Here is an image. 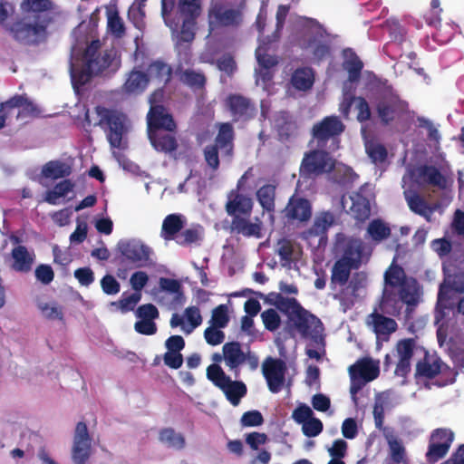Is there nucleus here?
Listing matches in <instances>:
<instances>
[{
    "label": "nucleus",
    "instance_id": "obj_1",
    "mask_svg": "<svg viewBox=\"0 0 464 464\" xmlns=\"http://www.w3.org/2000/svg\"><path fill=\"white\" fill-rule=\"evenodd\" d=\"M21 10L23 16L6 27L12 38L26 46L44 43L57 16L53 3L51 0H23Z\"/></svg>",
    "mask_w": 464,
    "mask_h": 464
},
{
    "label": "nucleus",
    "instance_id": "obj_2",
    "mask_svg": "<svg viewBox=\"0 0 464 464\" xmlns=\"http://www.w3.org/2000/svg\"><path fill=\"white\" fill-rule=\"evenodd\" d=\"M101 48L100 40H92L79 60L71 59L69 70L73 84L82 86L109 68L113 60L111 51H102Z\"/></svg>",
    "mask_w": 464,
    "mask_h": 464
},
{
    "label": "nucleus",
    "instance_id": "obj_3",
    "mask_svg": "<svg viewBox=\"0 0 464 464\" xmlns=\"http://www.w3.org/2000/svg\"><path fill=\"white\" fill-rule=\"evenodd\" d=\"M244 8L228 0L211 1L208 9L209 34L239 27L244 21Z\"/></svg>",
    "mask_w": 464,
    "mask_h": 464
},
{
    "label": "nucleus",
    "instance_id": "obj_4",
    "mask_svg": "<svg viewBox=\"0 0 464 464\" xmlns=\"http://www.w3.org/2000/svg\"><path fill=\"white\" fill-rule=\"evenodd\" d=\"M345 125L336 115L325 116L311 129L312 140L319 149L335 151L340 147V136Z\"/></svg>",
    "mask_w": 464,
    "mask_h": 464
},
{
    "label": "nucleus",
    "instance_id": "obj_5",
    "mask_svg": "<svg viewBox=\"0 0 464 464\" xmlns=\"http://www.w3.org/2000/svg\"><path fill=\"white\" fill-rule=\"evenodd\" d=\"M420 353H423V358L416 363L415 377L431 380L440 375L439 386L452 384L456 381L458 372L440 358L430 355L425 348H420Z\"/></svg>",
    "mask_w": 464,
    "mask_h": 464
},
{
    "label": "nucleus",
    "instance_id": "obj_6",
    "mask_svg": "<svg viewBox=\"0 0 464 464\" xmlns=\"http://www.w3.org/2000/svg\"><path fill=\"white\" fill-rule=\"evenodd\" d=\"M163 97V90L159 89L153 92L149 99L150 110L147 113L148 132L165 130L167 132H177L178 125L173 115L164 105L160 104Z\"/></svg>",
    "mask_w": 464,
    "mask_h": 464
},
{
    "label": "nucleus",
    "instance_id": "obj_7",
    "mask_svg": "<svg viewBox=\"0 0 464 464\" xmlns=\"http://www.w3.org/2000/svg\"><path fill=\"white\" fill-rule=\"evenodd\" d=\"M327 149L316 147L304 153L300 165V175L304 179H314L325 173H330L335 167V160Z\"/></svg>",
    "mask_w": 464,
    "mask_h": 464
},
{
    "label": "nucleus",
    "instance_id": "obj_8",
    "mask_svg": "<svg viewBox=\"0 0 464 464\" xmlns=\"http://www.w3.org/2000/svg\"><path fill=\"white\" fill-rule=\"evenodd\" d=\"M95 111L99 117L96 125L100 126L105 132L111 147L121 149L122 137L125 132L123 117L114 110L97 106Z\"/></svg>",
    "mask_w": 464,
    "mask_h": 464
},
{
    "label": "nucleus",
    "instance_id": "obj_9",
    "mask_svg": "<svg viewBox=\"0 0 464 464\" xmlns=\"http://www.w3.org/2000/svg\"><path fill=\"white\" fill-rule=\"evenodd\" d=\"M117 249L121 256V263L129 264L136 268H141L152 264L150 258L152 249L139 239H122L117 244Z\"/></svg>",
    "mask_w": 464,
    "mask_h": 464
},
{
    "label": "nucleus",
    "instance_id": "obj_10",
    "mask_svg": "<svg viewBox=\"0 0 464 464\" xmlns=\"http://www.w3.org/2000/svg\"><path fill=\"white\" fill-rule=\"evenodd\" d=\"M285 314L304 338L315 340L324 330L321 320L305 310L298 301Z\"/></svg>",
    "mask_w": 464,
    "mask_h": 464
},
{
    "label": "nucleus",
    "instance_id": "obj_11",
    "mask_svg": "<svg viewBox=\"0 0 464 464\" xmlns=\"http://www.w3.org/2000/svg\"><path fill=\"white\" fill-rule=\"evenodd\" d=\"M246 175H243L237 183L236 188L231 189L227 196L225 210L231 217L252 215L254 202L250 196L241 192Z\"/></svg>",
    "mask_w": 464,
    "mask_h": 464
},
{
    "label": "nucleus",
    "instance_id": "obj_12",
    "mask_svg": "<svg viewBox=\"0 0 464 464\" xmlns=\"http://www.w3.org/2000/svg\"><path fill=\"white\" fill-rule=\"evenodd\" d=\"M376 111L381 122L388 125L406 114L408 103L395 95L385 96L377 102Z\"/></svg>",
    "mask_w": 464,
    "mask_h": 464
},
{
    "label": "nucleus",
    "instance_id": "obj_13",
    "mask_svg": "<svg viewBox=\"0 0 464 464\" xmlns=\"http://www.w3.org/2000/svg\"><path fill=\"white\" fill-rule=\"evenodd\" d=\"M420 348L422 347L417 344L415 338H405L396 343L398 356V362L394 370L396 376L403 379L407 378L411 370V360L414 353L420 352Z\"/></svg>",
    "mask_w": 464,
    "mask_h": 464
},
{
    "label": "nucleus",
    "instance_id": "obj_14",
    "mask_svg": "<svg viewBox=\"0 0 464 464\" xmlns=\"http://www.w3.org/2000/svg\"><path fill=\"white\" fill-rule=\"evenodd\" d=\"M286 364L281 359L267 357L262 365V372L268 389L273 393L279 392L285 381Z\"/></svg>",
    "mask_w": 464,
    "mask_h": 464
},
{
    "label": "nucleus",
    "instance_id": "obj_15",
    "mask_svg": "<svg viewBox=\"0 0 464 464\" xmlns=\"http://www.w3.org/2000/svg\"><path fill=\"white\" fill-rule=\"evenodd\" d=\"M92 438L88 427L84 421L76 424L73 444L72 449V459L75 464H85L91 456Z\"/></svg>",
    "mask_w": 464,
    "mask_h": 464
},
{
    "label": "nucleus",
    "instance_id": "obj_16",
    "mask_svg": "<svg viewBox=\"0 0 464 464\" xmlns=\"http://www.w3.org/2000/svg\"><path fill=\"white\" fill-rule=\"evenodd\" d=\"M444 281L438 292V304L449 299L450 290L464 294V270H456L451 265L443 264Z\"/></svg>",
    "mask_w": 464,
    "mask_h": 464
},
{
    "label": "nucleus",
    "instance_id": "obj_17",
    "mask_svg": "<svg viewBox=\"0 0 464 464\" xmlns=\"http://www.w3.org/2000/svg\"><path fill=\"white\" fill-rule=\"evenodd\" d=\"M349 373L352 381L350 392L352 394H355L361 389L360 384L356 385V380L373 381L379 375V368L371 359L363 358L349 367Z\"/></svg>",
    "mask_w": 464,
    "mask_h": 464
},
{
    "label": "nucleus",
    "instance_id": "obj_18",
    "mask_svg": "<svg viewBox=\"0 0 464 464\" xmlns=\"http://www.w3.org/2000/svg\"><path fill=\"white\" fill-rule=\"evenodd\" d=\"M283 214L288 221L307 222L312 217V204L308 199L295 194L290 197Z\"/></svg>",
    "mask_w": 464,
    "mask_h": 464
},
{
    "label": "nucleus",
    "instance_id": "obj_19",
    "mask_svg": "<svg viewBox=\"0 0 464 464\" xmlns=\"http://www.w3.org/2000/svg\"><path fill=\"white\" fill-rule=\"evenodd\" d=\"M149 76L146 72L133 69L118 90L121 97L138 96L145 92L149 85Z\"/></svg>",
    "mask_w": 464,
    "mask_h": 464
},
{
    "label": "nucleus",
    "instance_id": "obj_20",
    "mask_svg": "<svg viewBox=\"0 0 464 464\" xmlns=\"http://www.w3.org/2000/svg\"><path fill=\"white\" fill-rule=\"evenodd\" d=\"M234 121H247L256 114L255 104L250 99L240 94H230L227 99Z\"/></svg>",
    "mask_w": 464,
    "mask_h": 464
},
{
    "label": "nucleus",
    "instance_id": "obj_21",
    "mask_svg": "<svg viewBox=\"0 0 464 464\" xmlns=\"http://www.w3.org/2000/svg\"><path fill=\"white\" fill-rule=\"evenodd\" d=\"M251 215L234 217L230 222V231L245 237H262V223L256 218V222L250 220Z\"/></svg>",
    "mask_w": 464,
    "mask_h": 464
},
{
    "label": "nucleus",
    "instance_id": "obj_22",
    "mask_svg": "<svg viewBox=\"0 0 464 464\" xmlns=\"http://www.w3.org/2000/svg\"><path fill=\"white\" fill-rule=\"evenodd\" d=\"M379 309H373L366 317V324L371 326L377 336H389L394 333L398 324L392 318L384 315Z\"/></svg>",
    "mask_w": 464,
    "mask_h": 464
},
{
    "label": "nucleus",
    "instance_id": "obj_23",
    "mask_svg": "<svg viewBox=\"0 0 464 464\" xmlns=\"http://www.w3.org/2000/svg\"><path fill=\"white\" fill-rule=\"evenodd\" d=\"M3 108L9 110L18 108L17 119L37 117L40 113L38 107L25 94H16L3 102Z\"/></svg>",
    "mask_w": 464,
    "mask_h": 464
},
{
    "label": "nucleus",
    "instance_id": "obj_24",
    "mask_svg": "<svg viewBox=\"0 0 464 464\" xmlns=\"http://www.w3.org/2000/svg\"><path fill=\"white\" fill-rule=\"evenodd\" d=\"M235 131L230 122L218 124V131L215 138V144L221 150L223 156L231 158L234 152Z\"/></svg>",
    "mask_w": 464,
    "mask_h": 464
},
{
    "label": "nucleus",
    "instance_id": "obj_25",
    "mask_svg": "<svg viewBox=\"0 0 464 464\" xmlns=\"http://www.w3.org/2000/svg\"><path fill=\"white\" fill-rule=\"evenodd\" d=\"M177 132L165 130L148 132L149 140L152 147L159 152L172 153L178 149Z\"/></svg>",
    "mask_w": 464,
    "mask_h": 464
},
{
    "label": "nucleus",
    "instance_id": "obj_26",
    "mask_svg": "<svg viewBox=\"0 0 464 464\" xmlns=\"http://www.w3.org/2000/svg\"><path fill=\"white\" fill-rule=\"evenodd\" d=\"M375 309H379L382 314L392 316H397L401 314V303L399 295L394 289L384 287L382 298Z\"/></svg>",
    "mask_w": 464,
    "mask_h": 464
},
{
    "label": "nucleus",
    "instance_id": "obj_27",
    "mask_svg": "<svg viewBox=\"0 0 464 464\" xmlns=\"http://www.w3.org/2000/svg\"><path fill=\"white\" fill-rule=\"evenodd\" d=\"M185 224L186 219L180 214L166 216L162 222L160 237L166 241L175 240Z\"/></svg>",
    "mask_w": 464,
    "mask_h": 464
},
{
    "label": "nucleus",
    "instance_id": "obj_28",
    "mask_svg": "<svg viewBox=\"0 0 464 464\" xmlns=\"http://www.w3.org/2000/svg\"><path fill=\"white\" fill-rule=\"evenodd\" d=\"M418 178L420 182L436 187L440 189L447 188V179L432 165H422L418 169Z\"/></svg>",
    "mask_w": 464,
    "mask_h": 464
},
{
    "label": "nucleus",
    "instance_id": "obj_29",
    "mask_svg": "<svg viewBox=\"0 0 464 464\" xmlns=\"http://www.w3.org/2000/svg\"><path fill=\"white\" fill-rule=\"evenodd\" d=\"M146 73L149 76V82L150 80L156 81L158 83L165 86L171 80L172 68L167 63L156 60L149 64Z\"/></svg>",
    "mask_w": 464,
    "mask_h": 464
},
{
    "label": "nucleus",
    "instance_id": "obj_30",
    "mask_svg": "<svg viewBox=\"0 0 464 464\" xmlns=\"http://www.w3.org/2000/svg\"><path fill=\"white\" fill-rule=\"evenodd\" d=\"M223 357L230 370L237 369L245 362L244 352L238 342H228L223 345Z\"/></svg>",
    "mask_w": 464,
    "mask_h": 464
},
{
    "label": "nucleus",
    "instance_id": "obj_31",
    "mask_svg": "<svg viewBox=\"0 0 464 464\" xmlns=\"http://www.w3.org/2000/svg\"><path fill=\"white\" fill-rule=\"evenodd\" d=\"M72 166L62 160H50L42 169V176L46 179H58L72 174Z\"/></svg>",
    "mask_w": 464,
    "mask_h": 464
},
{
    "label": "nucleus",
    "instance_id": "obj_32",
    "mask_svg": "<svg viewBox=\"0 0 464 464\" xmlns=\"http://www.w3.org/2000/svg\"><path fill=\"white\" fill-rule=\"evenodd\" d=\"M345 60L343 67L348 72V81L351 82H358L361 78L363 63L358 55L352 50H344Z\"/></svg>",
    "mask_w": 464,
    "mask_h": 464
},
{
    "label": "nucleus",
    "instance_id": "obj_33",
    "mask_svg": "<svg viewBox=\"0 0 464 464\" xmlns=\"http://www.w3.org/2000/svg\"><path fill=\"white\" fill-rule=\"evenodd\" d=\"M276 187L272 184H265L256 190V199L264 212L273 215L276 210Z\"/></svg>",
    "mask_w": 464,
    "mask_h": 464
},
{
    "label": "nucleus",
    "instance_id": "obj_34",
    "mask_svg": "<svg viewBox=\"0 0 464 464\" xmlns=\"http://www.w3.org/2000/svg\"><path fill=\"white\" fill-rule=\"evenodd\" d=\"M220 390L225 393L226 398L233 406H237L241 399L247 392L246 385L243 382L232 381L230 377Z\"/></svg>",
    "mask_w": 464,
    "mask_h": 464
},
{
    "label": "nucleus",
    "instance_id": "obj_35",
    "mask_svg": "<svg viewBox=\"0 0 464 464\" xmlns=\"http://www.w3.org/2000/svg\"><path fill=\"white\" fill-rule=\"evenodd\" d=\"M202 12V5L200 0H179L178 13L182 21H189L197 23Z\"/></svg>",
    "mask_w": 464,
    "mask_h": 464
},
{
    "label": "nucleus",
    "instance_id": "obj_36",
    "mask_svg": "<svg viewBox=\"0 0 464 464\" xmlns=\"http://www.w3.org/2000/svg\"><path fill=\"white\" fill-rule=\"evenodd\" d=\"M335 223V218L330 211L320 212L314 218V224L307 233L311 237L324 236L328 229Z\"/></svg>",
    "mask_w": 464,
    "mask_h": 464
},
{
    "label": "nucleus",
    "instance_id": "obj_37",
    "mask_svg": "<svg viewBox=\"0 0 464 464\" xmlns=\"http://www.w3.org/2000/svg\"><path fill=\"white\" fill-rule=\"evenodd\" d=\"M353 267L336 260L331 270L330 287L335 290L337 286L345 285L350 278Z\"/></svg>",
    "mask_w": 464,
    "mask_h": 464
},
{
    "label": "nucleus",
    "instance_id": "obj_38",
    "mask_svg": "<svg viewBox=\"0 0 464 464\" xmlns=\"http://www.w3.org/2000/svg\"><path fill=\"white\" fill-rule=\"evenodd\" d=\"M203 239V227L199 225L182 229L175 242L181 246H190L193 244L198 245Z\"/></svg>",
    "mask_w": 464,
    "mask_h": 464
},
{
    "label": "nucleus",
    "instance_id": "obj_39",
    "mask_svg": "<svg viewBox=\"0 0 464 464\" xmlns=\"http://www.w3.org/2000/svg\"><path fill=\"white\" fill-rule=\"evenodd\" d=\"M73 188L74 183L65 179L55 184L53 189H49L45 192L44 201L50 205H57L59 203L58 199L72 191Z\"/></svg>",
    "mask_w": 464,
    "mask_h": 464
},
{
    "label": "nucleus",
    "instance_id": "obj_40",
    "mask_svg": "<svg viewBox=\"0 0 464 464\" xmlns=\"http://www.w3.org/2000/svg\"><path fill=\"white\" fill-rule=\"evenodd\" d=\"M407 203L412 212L423 217L427 221H430L434 209L421 196L414 193L413 195L407 197Z\"/></svg>",
    "mask_w": 464,
    "mask_h": 464
},
{
    "label": "nucleus",
    "instance_id": "obj_41",
    "mask_svg": "<svg viewBox=\"0 0 464 464\" xmlns=\"http://www.w3.org/2000/svg\"><path fill=\"white\" fill-rule=\"evenodd\" d=\"M292 85L299 91H307L314 83V74L310 68H298L292 74Z\"/></svg>",
    "mask_w": 464,
    "mask_h": 464
},
{
    "label": "nucleus",
    "instance_id": "obj_42",
    "mask_svg": "<svg viewBox=\"0 0 464 464\" xmlns=\"http://www.w3.org/2000/svg\"><path fill=\"white\" fill-rule=\"evenodd\" d=\"M276 253L283 267L290 268L292 264L297 260L295 256L294 246L289 239L282 238L278 240Z\"/></svg>",
    "mask_w": 464,
    "mask_h": 464
},
{
    "label": "nucleus",
    "instance_id": "obj_43",
    "mask_svg": "<svg viewBox=\"0 0 464 464\" xmlns=\"http://www.w3.org/2000/svg\"><path fill=\"white\" fill-rule=\"evenodd\" d=\"M14 258L13 267L16 271L28 272L33 264V258L30 256L27 248L24 246H18L12 250Z\"/></svg>",
    "mask_w": 464,
    "mask_h": 464
},
{
    "label": "nucleus",
    "instance_id": "obj_44",
    "mask_svg": "<svg viewBox=\"0 0 464 464\" xmlns=\"http://www.w3.org/2000/svg\"><path fill=\"white\" fill-rule=\"evenodd\" d=\"M159 439L169 448L182 450L185 447V438L172 428H165L160 431Z\"/></svg>",
    "mask_w": 464,
    "mask_h": 464
},
{
    "label": "nucleus",
    "instance_id": "obj_45",
    "mask_svg": "<svg viewBox=\"0 0 464 464\" xmlns=\"http://www.w3.org/2000/svg\"><path fill=\"white\" fill-rule=\"evenodd\" d=\"M365 150L372 162L382 165L386 162L388 151L385 146L378 141L371 140L365 144Z\"/></svg>",
    "mask_w": 464,
    "mask_h": 464
},
{
    "label": "nucleus",
    "instance_id": "obj_46",
    "mask_svg": "<svg viewBox=\"0 0 464 464\" xmlns=\"http://www.w3.org/2000/svg\"><path fill=\"white\" fill-rule=\"evenodd\" d=\"M179 80L195 90L203 89L206 84L205 75L191 69L181 70L179 72Z\"/></svg>",
    "mask_w": 464,
    "mask_h": 464
},
{
    "label": "nucleus",
    "instance_id": "obj_47",
    "mask_svg": "<svg viewBox=\"0 0 464 464\" xmlns=\"http://www.w3.org/2000/svg\"><path fill=\"white\" fill-rule=\"evenodd\" d=\"M362 248L353 243L345 246L339 261L350 266V267L358 268L361 265Z\"/></svg>",
    "mask_w": 464,
    "mask_h": 464
},
{
    "label": "nucleus",
    "instance_id": "obj_48",
    "mask_svg": "<svg viewBox=\"0 0 464 464\" xmlns=\"http://www.w3.org/2000/svg\"><path fill=\"white\" fill-rule=\"evenodd\" d=\"M107 28L115 38L121 39L125 35L126 27L117 10L108 12Z\"/></svg>",
    "mask_w": 464,
    "mask_h": 464
},
{
    "label": "nucleus",
    "instance_id": "obj_49",
    "mask_svg": "<svg viewBox=\"0 0 464 464\" xmlns=\"http://www.w3.org/2000/svg\"><path fill=\"white\" fill-rule=\"evenodd\" d=\"M367 233L375 242H381L391 235V228L381 219H373L367 227Z\"/></svg>",
    "mask_w": 464,
    "mask_h": 464
},
{
    "label": "nucleus",
    "instance_id": "obj_50",
    "mask_svg": "<svg viewBox=\"0 0 464 464\" xmlns=\"http://www.w3.org/2000/svg\"><path fill=\"white\" fill-rule=\"evenodd\" d=\"M384 281L389 288H396L405 283L403 269L399 266H392L384 274Z\"/></svg>",
    "mask_w": 464,
    "mask_h": 464
},
{
    "label": "nucleus",
    "instance_id": "obj_51",
    "mask_svg": "<svg viewBox=\"0 0 464 464\" xmlns=\"http://www.w3.org/2000/svg\"><path fill=\"white\" fill-rule=\"evenodd\" d=\"M350 211L355 219L363 221L370 216V205L367 199L363 197L353 198V203Z\"/></svg>",
    "mask_w": 464,
    "mask_h": 464
},
{
    "label": "nucleus",
    "instance_id": "obj_52",
    "mask_svg": "<svg viewBox=\"0 0 464 464\" xmlns=\"http://www.w3.org/2000/svg\"><path fill=\"white\" fill-rule=\"evenodd\" d=\"M450 448L444 443H435L429 441L428 450L425 454L426 461L429 464H435L440 459H443L449 452Z\"/></svg>",
    "mask_w": 464,
    "mask_h": 464
},
{
    "label": "nucleus",
    "instance_id": "obj_53",
    "mask_svg": "<svg viewBox=\"0 0 464 464\" xmlns=\"http://www.w3.org/2000/svg\"><path fill=\"white\" fill-rule=\"evenodd\" d=\"M268 300L283 314H286L297 302L295 297H285L281 293L276 292L268 295Z\"/></svg>",
    "mask_w": 464,
    "mask_h": 464
},
{
    "label": "nucleus",
    "instance_id": "obj_54",
    "mask_svg": "<svg viewBox=\"0 0 464 464\" xmlns=\"http://www.w3.org/2000/svg\"><path fill=\"white\" fill-rule=\"evenodd\" d=\"M207 377L219 389L224 387V383L227 382L229 378L217 363L210 364L207 368Z\"/></svg>",
    "mask_w": 464,
    "mask_h": 464
},
{
    "label": "nucleus",
    "instance_id": "obj_55",
    "mask_svg": "<svg viewBox=\"0 0 464 464\" xmlns=\"http://www.w3.org/2000/svg\"><path fill=\"white\" fill-rule=\"evenodd\" d=\"M229 322L228 308L227 304H219L212 311L211 324L214 327L225 328Z\"/></svg>",
    "mask_w": 464,
    "mask_h": 464
},
{
    "label": "nucleus",
    "instance_id": "obj_56",
    "mask_svg": "<svg viewBox=\"0 0 464 464\" xmlns=\"http://www.w3.org/2000/svg\"><path fill=\"white\" fill-rule=\"evenodd\" d=\"M442 8L440 0H431L430 9L424 14L427 24L430 26H438L441 22Z\"/></svg>",
    "mask_w": 464,
    "mask_h": 464
},
{
    "label": "nucleus",
    "instance_id": "obj_57",
    "mask_svg": "<svg viewBox=\"0 0 464 464\" xmlns=\"http://www.w3.org/2000/svg\"><path fill=\"white\" fill-rule=\"evenodd\" d=\"M265 328L270 332L277 330L281 324V318L274 309H267L261 314Z\"/></svg>",
    "mask_w": 464,
    "mask_h": 464
},
{
    "label": "nucleus",
    "instance_id": "obj_58",
    "mask_svg": "<svg viewBox=\"0 0 464 464\" xmlns=\"http://www.w3.org/2000/svg\"><path fill=\"white\" fill-rule=\"evenodd\" d=\"M388 444L392 460L396 464H400L404 461L406 457V450L401 441L397 439H393L390 440Z\"/></svg>",
    "mask_w": 464,
    "mask_h": 464
},
{
    "label": "nucleus",
    "instance_id": "obj_59",
    "mask_svg": "<svg viewBox=\"0 0 464 464\" xmlns=\"http://www.w3.org/2000/svg\"><path fill=\"white\" fill-rule=\"evenodd\" d=\"M454 440V433L450 429L439 428L434 430L430 437V440L435 443H444L447 448H450Z\"/></svg>",
    "mask_w": 464,
    "mask_h": 464
},
{
    "label": "nucleus",
    "instance_id": "obj_60",
    "mask_svg": "<svg viewBox=\"0 0 464 464\" xmlns=\"http://www.w3.org/2000/svg\"><path fill=\"white\" fill-rule=\"evenodd\" d=\"M355 110L357 111V121L359 122H365L371 119V109L368 102L362 96H355Z\"/></svg>",
    "mask_w": 464,
    "mask_h": 464
},
{
    "label": "nucleus",
    "instance_id": "obj_61",
    "mask_svg": "<svg viewBox=\"0 0 464 464\" xmlns=\"http://www.w3.org/2000/svg\"><path fill=\"white\" fill-rule=\"evenodd\" d=\"M240 423L243 427H257L264 423V418L256 410L248 411L243 413Z\"/></svg>",
    "mask_w": 464,
    "mask_h": 464
},
{
    "label": "nucleus",
    "instance_id": "obj_62",
    "mask_svg": "<svg viewBox=\"0 0 464 464\" xmlns=\"http://www.w3.org/2000/svg\"><path fill=\"white\" fill-rule=\"evenodd\" d=\"M197 23L182 21L181 28L178 36V43H191L195 38V28Z\"/></svg>",
    "mask_w": 464,
    "mask_h": 464
},
{
    "label": "nucleus",
    "instance_id": "obj_63",
    "mask_svg": "<svg viewBox=\"0 0 464 464\" xmlns=\"http://www.w3.org/2000/svg\"><path fill=\"white\" fill-rule=\"evenodd\" d=\"M38 308L42 314L49 320H63V313L60 306L50 305L47 303H40L38 304Z\"/></svg>",
    "mask_w": 464,
    "mask_h": 464
},
{
    "label": "nucleus",
    "instance_id": "obj_64",
    "mask_svg": "<svg viewBox=\"0 0 464 464\" xmlns=\"http://www.w3.org/2000/svg\"><path fill=\"white\" fill-rule=\"evenodd\" d=\"M323 428V422L319 419L312 417L303 424L302 431L304 436L311 438L319 435Z\"/></svg>",
    "mask_w": 464,
    "mask_h": 464
}]
</instances>
